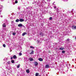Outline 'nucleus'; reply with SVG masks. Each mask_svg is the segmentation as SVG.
<instances>
[{"label": "nucleus", "instance_id": "1", "mask_svg": "<svg viewBox=\"0 0 76 76\" xmlns=\"http://www.w3.org/2000/svg\"><path fill=\"white\" fill-rule=\"evenodd\" d=\"M72 28L73 29H76V26H72Z\"/></svg>", "mask_w": 76, "mask_h": 76}, {"label": "nucleus", "instance_id": "2", "mask_svg": "<svg viewBox=\"0 0 76 76\" xmlns=\"http://www.w3.org/2000/svg\"><path fill=\"white\" fill-rule=\"evenodd\" d=\"M38 60L40 61H43V59H42L41 58H39Z\"/></svg>", "mask_w": 76, "mask_h": 76}, {"label": "nucleus", "instance_id": "3", "mask_svg": "<svg viewBox=\"0 0 76 76\" xmlns=\"http://www.w3.org/2000/svg\"><path fill=\"white\" fill-rule=\"evenodd\" d=\"M34 64H35V66H38V63L37 62H34Z\"/></svg>", "mask_w": 76, "mask_h": 76}, {"label": "nucleus", "instance_id": "4", "mask_svg": "<svg viewBox=\"0 0 76 76\" xmlns=\"http://www.w3.org/2000/svg\"><path fill=\"white\" fill-rule=\"evenodd\" d=\"M18 27H21L23 26V25L22 24H19L18 25Z\"/></svg>", "mask_w": 76, "mask_h": 76}, {"label": "nucleus", "instance_id": "5", "mask_svg": "<svg viewBox=\"0 0 76 76\" xmlns=\"http://www.w3.org/2000/svg\"><path fill=\"white\" fill-rule=\"evenodd\" d=\"M26 72L27 73H29L30 72V71H29V70L28 69L26 70Z\"/></svg>", "mask_w": 76, "mask_h": 76}, {"label": "nucleus", "instance_id": "6", "mask_svg": "<svg viewBox=\"0 0 76 76\" xmlns=\"http://www.w3.org/2000/svg\"><path fill=\"white\" fill-rule=\"evenodd\" d=\"M29 60L30 61H34V59L32 58H30Z\"/></svg>", "mask_w": 76, "mask_h": 76}, {"label": "nucleus", "instance_id": "7", "mask_svg": "<svg viewBox=\"0 0 76 76\" xmlns=\"http://www.w3.org/2000/svg\"><path fill=\"white\" fill-rule=\"evenodd\" d=\"M40 35L42 37H43L44 34L43 33L41 32L40 33Z\"/></svg>", "mask_w": 76, "mask_h": 76}, {"label": "nucleus", "instance_id": "8", "mask_svg": "<svg viewBox=\"0 0 76 76\" xmlns=\"http://www.w3.org/2000/svg\"><path fill=\"white\" fill-rule=\"evenodd\" d=\"M13 58L14 59H16V55H14L13 56Z\"/></svg>", "mask_w": 76, "mask_h": 76}, {"label": "nucleus", "instance_id": "9", "mask_svg": "<svg viewBox=\"0 0 76 76\" xmlns=\"http://www.w3.org/2000/svg\"><path fill=\"white\" fill-rule=\"evenodd\" d=\"M2 26H3V27H4V28H5V27H6V24H4V23L3 24Z\"/></svg>", "mask_w": 76, "mask_h": 76}, {"label": "nucleus", "instance_id": "10", "mask_svg": "<svg viewBox=\"0 0 76 76\" xmlns=\"http://www.w3.org/2000/svg\"><path fill=\"white\" fill-rule=\"evenodd\" d=\"M19 21H20V22H23V21H24V20L23 19H20Z\"/></svg>", "mask_w": 76, "mask_h": 76}, {"label": "nucleus", "instance_id": "11", "mask_svg": "<svg viewBox=\"0 0 76 76\" xmlns=\"http://www.w3.org/2000/svg\"><path fill=\"white\" fill-rule=\"evenodd\" d=\"M45 68H48V67H49V66L48 65H46L45 66Z\"/></svg>", "mask_w": 76, "mask_h": 76}, {"label": "nucleus", "instance_id": "12", "mask_svg": "<svg viewBox=\"0 0 76 76\" xmlns=\"http://www.w3.org/2000/svg\"><path fill=\"white\" fill-rule=\"evenodd\" d=\"M26 34V32H24L22 34V36H24L25 34Z\"/></svg>", "mask_w": 76, "mask_h": 76}, {"label": "nucleus", "instance_id": "13", "mask_svg": "<svg viewBox=\"0 0 76 76\" xmlns=\"http://www.w3.org/2000/svg\"><path fill=\"white\" fill-rule=\"evenodd\" d=\"M59 49L60 50H64V48H59Z\"/></svg>", "mask_w": 76, "mask_h": 76}, {"label": "nucleus", "instance_id": "14", "mask_svg": "<svg viewBox=\"0 0 76 76\" xmlns=\"http://www.w3.org/2000/svg\"><path fill=\"white\" fill-rule=\"evenodd\" d=\"M11 63H15V61H14V60H11Z\"/></svg>", "mask_w": 76, "mask_h": 76}, {"label": "nucleus", "instance_id": "15", "mask_svg": "<svg viewBox=\"0 0 76 76\" xmlns=\"http://www.w3.org/2000/svg\"><path fill=\"white\" fill-rule=\"evenodd\" d=\"M15 21L16 22H19V19H17V20H16Z\"/></svg>", "mask_w": 76, "mask_h": 76}, {"label": "nucleus", "instance_id": "16", "mask_svg": "<svg viewBox=\"0 0 76 76\" xmlns=\"http://www.w3.org/2000/svg\"><path fill=\"white\" fill-rule=\"evenodd\" d=\"M34 53V51H32V52L30 53V54H32Z\"/></svg>", "mask_w": 76, "mask_h": 76}, {"label": "nucleus", "instance_id": "17", "mask_svg": "<svg viewBox=\"0 0 76 76\" xmlns=\"http://www.w3.org/2000/svg\"><path fill=\"white\" fill-rule=\"evenodd\" d=\"M39 75V74H38V73H36V74L35 76H38Z\"/></svg>", "mask_w": 76, "mask_h": 76}, {"label": "nucleus", "instance_id": "18", "mask_svg": "<svg viewBox=\"0 0 76 76\" xmlns=\"http://www.w3.org/2000/svg\"><path fill=\"white\" fill-rule=\"evenodd\" d=\"M15 34L16 33L13 32L12 33V35H15Z\"/></svg>", "mask_w": 76, "mask_h": 76}, {"label": "nucleus", "instance_id": "19", "mask_svg": "<svg viewBox=\"0 0 76 76\" xmlns=\"http://www.w3.org/2000/svg\"><path fill=\"white\" fill-rule=\"evenodd\" d=\"M30 48H33V49L35 48L34 47H33L32 46H30Z\"/></svg>", "mask_w": 76, "mask_h": 76}, {"label": "nucleus", "instance_id": "20", "mask_svg": "<svg viewBox=\"0 0 76 76\" xmlns=\"http://www.w3.org/2000/svg\"><path fill=\"white\" fill-rule=\"evenodd\" d=\"M17 67L18 68H19V67H20V65H18L17 66Z\"/></svg>", "mask_w": 76, "mask_h": 76}, {"label": "nucleus", "instance_id": "21", "mask_svg": "<svg viewBox=\"0 0 76 76\" xmlns=\"http://www.w3.org/2000/svg\"><path fill=\"white\" fill-rule=\"evenodd\" d=\"M70 40H69V39H67V40H66V42H69V41Z\"/></svg>", "mask_w": 76, "mask_h": 76}, {"label": "nucleus", "instance_id": "22", "mask_svg": "<svg viewBox=\"0 0 76 76\" xmlns=\"http://www.w3.org/2000/svg\"><path fill=\"white\" fill-rule=\"evenodd\" d=\"M62 53H66V52L64 51V50H63Z\"/></svg>", "mask_w": 76, "mask_h": 76}, {"label": "nucleus", "instance_id": "23", "mask_svg": "<svg viewBox=\"0 0 76 76\" xmlns=\"http://www.w3.org/2000/svg\"><path fill=\"white\" fill-rule=\"evenodd\" d=\"M7 63H8V64H10V61H8L7 62Z\"/></svg>", "mask_w": 76, "mask_h": 76}, {"label": "nucleus", "instance_id": "24", "mask_svg": "<svg viewBox=\"0 0 76 76\" xmlns=\"http://www.w3.org/2000/svg\"><path fill=\"white\" fill-rule=\"evenodd\" d=\"M3 47H6V45H5L3 44Z\"/></svg>", "mask_w": 76, "mask_h": 76}, {"label": "nucleus", "instance_id": "25", "mask_svg": "<svg viewBox=\"0 0 76 76\" xmlns=\"http://www.w3.org/2000/svg\"><path fill=\"white\" fill-rule=\"evenodd\" d=\"M19 56H22V53H19Z\"/></svg>", "mask_w": 76, "mask_h": 76}, {"label": "nucleus", "instance_id": "26", "mask_svg": "<svg viewBox=\"0 0 76 76\" xmlns=\"http://www.w3.org/2000/svg\"><path fill=\"white\" fill-rule=\"evenodd\" d=\"M10 59H11V60H12L13 59V57L11 56Z\"/></svg>", "mask_w": 76, "mask_h": 76}, {"label": "nucleus", "instance_id": "27", "mask_svg": "<svg viewBox=\"0 0 76 76\" xmlns=\"http://www.w3.org/2000/svg\"><path fill=\"white\" fill-rule=\"evenodd\" d=\"M15 2V3H18V1H16Z\"/></svg>", "mask_w": 76, "mask_h": 76}, {"label": "nucleus", "instance_id": "28", "mask_svg": "<svg viewBox=\"0 0 76 76\" xmlns=\"http://www.w3.org/2000/svg\"><path fill=\"white\" fill-rule=\"evenodd\" d=\"M53 19V18H52V17H50L49 18V19Z\"/></svg>", "mask_w": 76, "mask_h": 76}, {"label": "nucleus", "instance_id": "29", "mask_svg": "<svg viewBox=\"0 0 76 76\" xmlns=\"http://www.w3.org/2000/svg\"><path fill=\"white\" fill-rule=\"evenodd\" d=\"M54 9H56V6L54 7Z\"/></svg>", "mask_w": 76, "mask_h": 76}, {"label": "nucleus", "instance_id": "30", "mask_svg": "<svg viewBox=\"0 0 76 76\" xmlns=\"http://www.w3.org/2000/svg\"><path fill=\"white\" fill-rule=\"evenodd\" d=\"M50 20H51V19H50Z\"/></svg>", "mask_w": 76, "mask_h": 76}]
</instances>
